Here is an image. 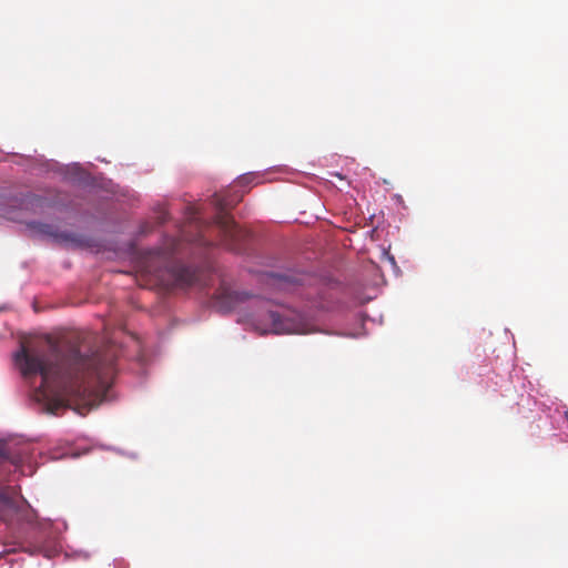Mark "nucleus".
Listing matches in <instances>:
<instances>
[{
	"instance_id": "nucleus-1",
	"label": "nucleus",
	"mask_w": 568,
	"mask_h": 568,
	"mask_svg": "<svg viewBox=\"0 0 568 568\" xmlns=\"http://www.w3.org/2000/svg\"><path fill=\"white\" fill-rule=\"evenodd\" d=\"M97 336L90 332H73L60 343L45 346H21L14 362L24 378L41 376L33 392L43 409L57 414L71 400L91 403L104 395L115 374V351L95 346Z\"/></svg>"
},
{
	"instance_id": "nucleus-2",
	"label": "nucleus",
	"mask_w": 568,
	"mask_h": 568,
	"mask_svg": "<svg viewBox=\"0 0 568 568\" xmlns=\"http://www.w3.org/2000/svg\"><path fill=\"white\" fill-rule=\"evenodd\" d=\"M250 176H241L225 194H214L212 199L213 205L217 210L215 224L219 227L220 235L225 246L231 251H241L243 244L248 237V232L239 226L233 217L226 213V210L233 207L242 200L243 192L234 191L237 186L247 185Z\"/></svg>"
},
{
	"instance_id": "nucleus-3",
	"label": "nucleus",
	"mask_w": 568,
	"mask_h": 568,
	"mask_svg": "<svg viewBox=\"0 0 568 568\" xmlns=\"http://www.w3.org/2000/svg\"><path fill=\"white\" fill-rule=\"evenodd\" d=\"M179 241L169 239L164 246L152 252V256L164 264L163 268L155 271L156 278L168 288H187L197 282V272L182 263L172 261Z\"/></svg>"
},
{
	"instance_id": "nucleus-4",
	"label": "nucleus",
	"mask_w": 568,
	"mask_h": 568,
	"mask_svg": "<svg viewBox=\"0 0 568 568\" xmlns=\"http://www.w3.org/2000/svg\"><path fill=\"white\" fill-rule=\"evenodd\" d=\"M265 320L270 323V332L275 334L296 333L295 324L284 318L275 311H268L264 314ZM264 332H267L265 329Z\"/></svg>"
},
{
	"instance_id": "nucleus-5",
	"label": "nucleus",
	"mask_w": 568,
	"mask_h": 568,
	"mask_svg": "<svg viewBox=\"0 0 568 568\" xmlns=\"http://www.w3.org/2000/svg\"><path fill=\"white\" fill-rule=\"evenodd\" d=\"M248 297L246 293L240 292H223L221 294L222 303L225 304L227 308H234L236 304L241 301H244Z\"/></svg>"
},
{
	"instance_id": "nucleus-6",
	"label": "nucleus",
	"mask_w": 568,
	"mask_h": 568,
	"mask_svg": "<svg viewBox=\"0 0 568 568\" xmlns=\"http://www.w3.org/2000/svg\"><path fill=\"white\" fill-rule=\"evenodd\" d=\"M0 505L11 511H19L20 504L12 497H9L6 493H0Z\"/></svg>"
},
{
	"instance_id": "nucleus-7",
	"label": "nucleus",
	"mask_w": 568,
	"mask_h": 568,
	"mask_svg": "<svg viewBox=\"0 0 568 568\" xmlns=\"http://www.w3.org/2000/svg\"><path fill=\"white\" fill-rule=\"evenodd\" d=\"M44 227L50 229L49 225H44ZM42 231L53 235L61 243H78V237L73 233H67V232L51 233L49 230H42Z\"/></svg>"
}]
</instances>
